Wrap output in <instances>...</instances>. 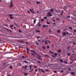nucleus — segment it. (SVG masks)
<instances>
[{
	"label": "nucleus",
	"instance_id": "7",
	"mask_svg": "<svg viewBox=\"0 0 76 76\" xmlns=\"http://www.w3.org/2000/svg\"><path fill=\"white\" fill-rule=\"evenodd\" d=\"M50 10L51 12H54V10H53V9H50Z\"/></svg>",
	"mask_w": 76,
	"mask_h": 76
},
{
	"label": "nucleus",
	"instance_id": "40",
	"mask_svg": "<svg viewBox=\"0 0 76 76\" xmlns=\"http://www.w3.org/2000/svg\"><path fill=\"white\" fill-rule=\"evenodd\" d=\"M22 58H25V56H22Z\"/></svg>",
	"mask_w": 76,
	"mask_h": 76
},
{
	"label": "nucleus",
	"instance_id": "44",
	"mask_svg": "<svg viewBox=\"0 0 76 76\" xmlns=\"http://www.w3.org/2000/svg\"><path fill=\"white\" fill-rule=\"evenodd\" d=\"M69 48H70V46H68V50H69Z\"/></svg>",
	"mask_w": 76,
	"mask_h": 76
},
{
	"label": "nucleus",
	"instance_id": "17",
	"mask_svg": "<svg viewBox=\"0 0 76 76\" xmlns=\"http://www.w3.org/2000/svg\"><path fill=\"white\" fill-rule=\"evenodd\" d=\"M27 68V66H26V65H25V67H23V69L25 68Z\"/></svg>",
	"mask_w": 76,
	"mask_h": 76
},
{
	"label": "nucleus",
	"instance_id": "18",
	"mask_svg": "<svg viewBox=\"0 0 76 76\" xmlns=\"http://www.w3.org/2000/svg\"><path fill=\"white\" fill-rule=\"evenodd\" d=\"M10 18L11 19H14L13 18V17H12V16H10Z\"/></svg>",
	"mask_w": 76,
	"mask_h": 76
},
{
	"label": "nucleus",
	"instance_id": "62",
	"mask_svg": "<svg viewBox=\"0 0 76 76\" xmlns=\"http://www.w3.org/2000/svg\"><path fill=\"white\" fill-rule=\"evenodd\" d=\"M56 72H57V71H54V73H56Z\"/></svg>",
	"mask_w": 76,
	"mask_h": 76
},
{
	"label": "nucleus",
	"instance_id": "4",
	"mask_svg": "<svg viewBox=\"0 0 76 76\" xmlns=\"http://www.w3.org/2000/svg\"><path fill=\"white\" fill-rule=\"evenodd\" d=\"M48 27V25H44L43 26V28H45V27Z\"/></svg>",
	"mask_w": 76,
	"mask_h": 76
},
{
	"label": "nucleus",
	"instance_id": "46",
	"mask_svg": "<svg viewBox=\"0 0 76 76\" xmlns=\"http://www.w3.org/2000/svg\"><path fill=\"white\" fill-rule=\"evenodd\" d=\"M5 26H6L8 27V25H7L5 24Z\"/></svg>",
	"mask_w": 76,
	"mask_h": 76
},
{
	"label": "nucleus",
	"instance_id": "23",
	"mask_svg": "<svg viewBox=\"0 0 76 76\" xmlns=\"http://www.w3.org/2000/svg\"><path fill=\"white\" fill-rule=\"evenodd\" d=\"M30 69H31L32 68V65H30L29 66Z\"/></svg>",
	"mask_w": 76,
	"mask_h": 76
},
{
	"label": "nucleus",
	"instance_id": "11",
	"mask_svg": "<svg viewBox=\"0 0 76 76\" xmlns=\"http://www.w3.org/2000/svg\"><path fill=\"white\" fill-rule=\"evenodd\" d=\"M75 74V73L73 72H72L71 73V75H73Z\"/></svg>",
	"mask_w": 76,
	"mask_h": 76
},
{
	"label": "nucleus",
	"instance_id": "63",
	"mask_svg": "<svg viewBox=\"0 0 76 76\" xmlns=\"http://www.w3.org/2000/svg\"><path fill=\"white\" fill-rule=\"evenodd\" d=\"M12 3H13V1H12L11 2V3H10V4H12Z\"/></svg>",
	"mask_w": 76,
	"mask_h": 76
},
{
	"label": "nucleus",
	"instance_id": "47",
	"mask_svg": "<svg viewBox=\"0 0 76 76\" xmlns=\"http://www.w3.org/2000/svg\"><path fill=\"white\" fill-rule=\"evenodd\" d=\"M35 71H36V72H38V69H36L35 70Z\"/></svg>",
	"mask_w": 76,
	"mask_h": 76
},
{
	"label": "nucleus",
	"instance_id": "34",
	"mask_svg": "<svg viewBox=\"0 0 76 76\" xmlns=\"http://www.w3.org/2000/svg\"><path fill=\"white\" fill-rule=\"evenodd\" d=\"M58 54V53H56L54 54L55 56H57Z\"/></svg>",
	"mask_w": 76,
	"mask_h": 76
},
{
	"label": "nucleus",
	"instance_id": "14",
	"mask_svg": "<svg viewBox=\"0 0 76 76\" xmlns=\"http://www.w3.org/2000/svg\"><path fill=\"white\" fill-rule=\"evenodd\" d=\"M45 44L47 45V44H48V42H47V41L45 40Z\"/></svg>",
	"mask_w": 76,
	"mask_h": 76
},
{
	"label": "nucleus",
	"instance_id": "3",
	"mask_svg": "<svg viewBox=\"0 0 76 76\" xmlns=\"http://www.w3.org/2000/svg\"><path fill=\"white\" fill-rule=\"evenodd\" d=\"M27 51V54H29V49H28V48H26Z\"/></svg>",
	"mask_w": 76,
	"mask_h": 76
},
{
	"label": "nucleus",
	"instance_id": "22",
	"mask_svg": "<svg viewBox=\"0 0 76 76\" xmlns=\"http://www.w3.org/2000/svg\"><path fill=\"white\" fill-rule=\"evenodd\" d=\"M19 32H21V33H22V31H21L20 30V29H19Z\"/></svg>",
	"mask_w": 76,
	"mask_h": 76
},
{
	"label": "nucleus",
	"instance_id": "45",
	"mask_svg": "<svg viewBox=\"0 0 76 76\" xmlns=\"http://www.w3.org/2000/svg\"><path fill=\"white\" fill-rule=\"evenodd\" d=\"M34 67H35V68H37V66H34Z\"/></svg>",
	"mask_w": 76,
	"mask_h": 76
},
{
	"label": "nucleus",
	"instance_id": "1",
	"mask_svg": "<svg viewBox=\"0 0 76 76\" xmlns=\"http://www.w3.org/2000/svg\"><path fill=\"white\" fill-rule=\"evenodd\" d=\"M52 16L53 15H51L50 12H49L47 15V16Z\"/></svg>",
	"mask_w": 76,
	"mask_h": 76
},
{
	"label": "nucleus",
	"instance_id": "39",
	"mask_svg": "<svg viewBox=\"0 0 76 76\" xmlns=\"http://www.w3.org/2000/svg\"><path fill=\"white\" fill-rule=\"evenodd\" d=\"M68 56H70V54L69 53H68Z\"/></svg>",
	"mask_w": 76,
	"mask_h": 76
},
{
	"label": "nucleus",
	"instance_id": "28",
	"mask_svg": "<svg viewBox=\"0 0 76 76\" xmlns=\"http://www.w3.org/2000/svg\"><path fill=\"white\" fill-rule=\"evenodd\" d=\"M58 53H60V52H61V50H58Z\"/></svg>",
	"mask_w": 76,
	"mask_h": 76
},
{
	"label": "nucleus",
	"instance_id": "21",
	"mask_svg": "<svg viewBox=\"0 0 76 76\" xmlns=\"http://www.w3.org/2000/svg\"><path fill=\"white\" fill-rule=\"evenodd\" d=\"M36 32L37 33V32H39H39H40V31L36 30Z\"/></svg>",
	"mask_w": 76,
	"mask_h": 76
},
{
	"label": "nucleus",
	"instance_id": "13",
	"mask_svg": "<svg viewBox=\"0 0 76 76\" xmlns=\"http://www.w3.org/2000/svg\"><path fill=\"white\" fill-rule=\"evenodd\" d=\"M59 61H61V63H63V61L61 59H60L59 60Z\"/></svg>",
	"mask_w": 76,
	"mask_h": 76
},
{
	"label": "nucleus",
	"instance_id": "29",
	"mask_svg": "<svg viewBox=\"0 0 76 76\" xmlns=\"http://www.w3.org/2000/svg\"><path fill=\"white\" fill-rule=\"evenodd\" d=\"M63 10L62 11V12H61V15H62V14H63Z\"/></svg>",
	"mask_w": 76,
	"mask_h": 76
},
{
	"label": "nucleus",
	"instance_id": "38",
	"mask_svg": "<svg viewBox=\"0 0 76 76\" xmlns=\"http://www.w3.org/2000/svg\"><path fill=\"white\" fill-rule=\"evenodd\" d=\"M31 54H32V56H35V55H34V54L33 53H32Z\"/></svg>",
	"mask_w": 76,
	"mask_h": 76
},
{
	"label": "nucleus",
	"instance_id": "41",
	"mask_svg": "<svg viewBox=\"0 0 76 76\" xmlns=\"http://www.w3.org/2000/svg\"><path fill=\"white\" fill-rule=\"evenodd\" d=\"M37 39H39V36L37 37Z\"/></svg>",
	"mask_w": 76,
	"mask_h": 76
},
{
	"label": "nucleus",
	"instance_id": "9",
	"mask_svg": "<svg viewBox=\"0 0 76 76\" xmlns=\"http://www.w3.org/2000/svg\"><path fill=\"white\" fill-rule=\"evenodd\" d=\"M43 56H45V57H49L48 55H47V54H45V55H43Z\"/></svg>",
	"mask_w": 76,
	"mask_h": 76
},
{
	"label": "nucleus",
	"instance_id": "37",
	"mask_svg": "<svg viewBox=\"0 0 76 76\" xmlns=\"http://www.w3.org/2000/svg\"><path fill=\"white\" fill-rule=\"evenodd\" d=\"M30 12H32V13H33V12L32 11V9H30Z\"/></svg>",
	"mask_w": 76,
	"mask_h": 76
},
{
	"label": "nucleus",
	"instance_id": "54",
	"mask_svg": "<svg viewBox=\"0 0 76 76\" xmlns=\"http://www.w3.org/2000/svg\"><path fill=\"white\" fill-rule=\"evenodd\" d=\"M44 41H45V40H43V41H42V42H43Z\"/></svg>",
	"mask_w": 76,
	"mask_h": 76
},
{
	"label": "nucleus",
	"instance_id": "49",
	"mask_svg": "<svg viewBox=\"0 0 76 76\" xmlns=\"http://www.w3.org/2000/svg\"><path fill=\"white\" fill-rule=\"evenodd\" d=\"M52 57H53L54 58H56V57L54 56L53 55H52Z\"/></svg>",
	"mask_w": 76,
	"mask_h": 76
},
{
	"label": "nucleus",
	"instance_id": "55",
	"mask_svg": "<svg viewBox=\"0 0 76 76\" xmlns=\"http://www.w3.org/2000/svg\"><path fill=\"white\" fill-rule=\"evenodd\" d=\"M46 72H48V69H46Z\"/></svg>",
	"mask_w": 76,
	"mask_h": 76
},
{
	"label": "nucleus",
	"instance_id": "24",
	"mask_svg": "<svg viewBox=\"0 0 76 76\" xmlns=\"http://www.w3.org/2000/svg\"><path fill=\"white\" fill-rule=\"evenodd\" d=\"M41 70L42 71V73H44V71H42L43 70L42 69H41Z\"/></svg>",
	"mask_w": 76,
	"mask_h": 76
},
{
	"label": "nucleus",
	"instance_id": "10",
	"mask_svg": "<svg viewBox=\"0 0 76 76\" xmlns=\"http://www.w3.org/2000/svg\"><path fill=\"white\" fill-rule=\"evenodd\" d=\"M55 12H58V13H59V12H60V11L58 10H56Z\"/></svg>",
	"mask_w": 76,
	"mask_h": 76
},
{
	"label": "nucleus",
	"instance_id": "30",
	"mask_svg": "<svg viewBox=\"0 0 76 76\" xmlns=\"http://www.w3.org/2000/svg\"><path fill=\"white\" fill-rule=\"evenodd\" d=\"M47 24H48V25H50V23L48 22H47Z\"/></svg>",
	"mask_w": 76,
	"mask_h": 76
},
{
	"label": "nucleus",
	"instance_id": "48",
	"mask_svg": "<svg viewBox=\"0 0 76 76\" xmlns=\"http://www.w3.org/2000/svg\"><path fill=\"white\" fill-rule=\"evenodd\" d=\"M49 32H51V29H50L49 30Z\"/></svg>",
	"mask_w": 76,
	"mask_h": 76
},
{
	"label": "nucleus",
	"instance_id": "16",
	"mask_svg": "<svg viewBox=\"0 0 76 76\" xmlns=\"http://www.w3.org/2000/svg\"><path fill=\"white\" fill-rule=\"evenodd\" d=\"M36 57H37V58H38V59H42L40 57V56L38 57V56H36Z\"/></svg>",
	"mask_w": 76,
	"mask_h": 76
},
{
	"label": "nucleus",
	"instance_id": "2",
	"mask_svg": "<svg viewBox=\"0 0 76 76\" xmlns=\"http://www.w3.org/2000/svg\"><path fill=\"white\" fill-rule=\"evenodd\" d=\"M31 52H33V53H35V54H36V55H37V54L36 52H35L34 51H33V50H31Z\"/></svg>",
	"mask_w": 76,
	"mask_h": 76
},
{
	"label": "nucleus",
	"instance_id": "43",
	"mask_svg": "<svg viewBox=\"0 0 76 76\" xmlns=\"http://www.w3.org/2000/svg\"><path fill=\"white\" fill-rule=\"evenodd\" d=\"M44 19H42L41 22H42V21H44Z\"/></svg>",
	"mask_w": 76,
	"mask_h": 76
},
{
	"label": "nucleus",
	"instance_id": "64",
	"mask_svg": "<svg viewBox=\"0 0 76 76\" xmlns=\"http://www.w3.org/2000/svg\"><path fill=\"white\" fill-rule=\"evenodd\" d=\"M67 18H70V16H67Z\"/></svg>",
	"mask_w": 76,
	"mask_h": 76
},
{
	"label": "nucleus",
	"instance_id": "15",
	"mask_svg": "<svg viewBox=\"0 0 76 76\" xmlns=\"http://www.w3.org/2000/svg\"><path fill=\"white\" fill-rule=\"evenodd\" d=\"M13 16V14H9V16H10H10Z\"/></svg>",
	"mask_w": 76,
	"mask_h": 76
},
{
	"label": "nucleus",
	"instance_id": "50",
	"mask_svg": "<svg viewBox=\"0 0 76 76\" xmlns=\"http://www.w3.org/2000/svg\"><path fill=\"white\" fill-rule=\"evenodd\" d=\"M74 32H76V30H74Z\"/></svg>",
	"mask_w": 76,
	"mask_h": 76
},
{
	"label": "nucleus",
	"instance_id": "52",
	"mask_svg": "<svg viewBox=\"0 0 76 76\" xmlns=\"http://www.w3.org/2000/svg\"><path fill=\"white\" fill-rule=\"evenodd\" d=\"M38 26H41V25L39 24Z\"/></svg>",
	"mask_w": 76,
	"mask_h": 76
},
{
	"label": "nucleus",
	"instance_id": "58",
	"mask_svg": "<svg viewBox=\"0 0 76 76\" xmlns=\"http://www.w3.org/2000/svg\"><path fill=\"white\" fill-rule=\"evenodd\" d=\"M28 13H30V11H28Z\"/></svg>",
	"mask_w": 76,
	"mask_h": 76
},
{
	"label": "nucleus",
	"instance_id": "53",
	"mask_svg": "<svg viewBox=\"0 0 76 76\" xmlns=\"http://www.w3.org/2000/svg\"><path fill=\"white\" fill-rule=\"evenodd\" d=\"M57 32L58 33H59V32H60V30L58 31Z\"/></svg>",
	"mask_w": 76,
	"mask_h": 76
},
{
	"label": "nucleus",
	"instance_id": "60",
	"mask_svg": "<svg viewBox=\"0 0 76 76\" xmlns=\"http://www.w3.org/2000/svg\"><path fill=\"white\" fill-rule=\"evenodd\" d=\"M37 62L38 63H40V61H38Z\"/></svg>",
	"mask_w": 76,
	"mask_h": 76
},
{
	"label": "nucleus",
	"instance_id": "33",
	"mask_svg": "<svg viewBox=\"0 0 76 76\" xmlns=\"http://www.w3.org/2000/svg\"><path fill=\"white\" fill-rule=\"evenodd\" d=\"M10 7H13V5H12V4H10Z\"/></svg>",
	"mask_w": 76,
	"mask_h": 76
},
{
	"label": "nucleus",
	"instance_id": "32",
	"mask_svg": "<svg viewBox=\"0 0 76 76\" xmlns=\"http://www.w3.org/2000/svg\"><path fill=\"white\" fill-rule=\"evenodd\" d=\"M69 28L71 29V30H72V27H69Z\"/></svg>",
	"mask_w": 76,
	"mask_h": 76
},
{
	"label": "nucleus",
	"instance_id": "35",
	"mask_svg": "<svg viewBox=\"0 0 76 76\" xmlns=\"http://www.w3.org/2000/svg\"><path fill=\"white\" fill-rule=\"evenodd\" d=\"M35 22H36V20H34V23H35Z\"/></svg>",
	"mask_w": 76,
	"mask_h": 76
},
{
	"label": "nucleus",
	"instance_id": "26",
	"mask_svg": "<svg viewBox=\"0 0 76 76\" xmlns=\"http://www.w3.org/2000/svg\"><path fill=\"white\" fill-rule=\"evenodd\" d=\"M7 30L9 31V32H12V31L10 30Z\"/></svg>",
	"mask_w": 76,
	"mask_h": 76
},
{
	"label": "nucleus",
	"instance_id": "27",
	"mask_svg": "<svg viewBox=\"0 0 76 76\" xmlns=\"http://www.w3.org/2000/svg\"><path fill=\"white\" fill-rule=\"evenodd\" d=\"M44 19H47V17H45L44 18Z\"/></svg>",
	"mask_w": 76,
	"mask_h": 76
},
{
	"label": "nucleus",
	"instance_id": "57",
	"mask_svg": "<svg viewBox=\"0 0 76 76\" xmlns=\"http://www.w3.org/2000/svg\"><path fill=\"white\" fill-rule=\"evenodd\" d=\"M68 70H71V69L70 68H69L68 69Z\"/></svg>",
	"mask_w": 76,
	"mask_h": 76
},
{
	"label": "nucleus",
	"instance_id": "31",
	"mask_svg": "<svg viewBox=\"0 0 76 76\" xmlns=\"http://www.w3.org/2000/svg\"><path fill=\"white\" fill-rule=\"evenodd\" d=\"M24 42L23 41H20V42H21V43H22Z\"/></svg>",
	"mask_w": 76,
	"mask_h": 76
},
{
	"label": "nucleus",
	"instance_id": "19",
	"mask_svg": "<svg viewBox=\"0 0 76 76\" xmlns=\"http://www.w3.org/2000/svg\"><path fill=\"white\" fill-rule=\"evenodd\" d=\"M24 75L25 76H27L28 75V74L26 73H25Z\"/></svg>",
	"mask_w": 76,
	"mask_h": 76
},
{
	"label": "nucleus",
	"instance_id": "42",
	"mask_svg": "<svg viewBox=\"0 0 76 76\" xmlns=\"http://www.w3.org/2000/svg\"><path fill=\"white\" fill-rule=\"evenodd\" d=\"M10 69H12V66H10Z\"/></svg>",
	"mask_w": 76,
	"mask_h": 76
},
{
	"label": "nucleus",
	"instance_id": "36",
	"mask_svg": "<svg viewBox=\"0 0 76 76\" xmlns=\"http://www.w3.org/2000/svg\"><path fill=\"white\" fill-rule=\"evenodd\" d=\"M42 48H43V49H45V47H42Z\"/></svg>",
	"mask_w": 76,
	"mask_h": 76
},
{
	"label": "nucleus",
	"instance_id": "6",
	"mask_svg": "<svg viewBox=\"0 0 76 76\" xmlns=\"http://www.w3.org/2000/svg\"><path fill=\"white\" fill-rule=\"evenodd\" d=\"M13 26H14V25H10V28H11V29H13L12 28H13Z\"/></svg>",
	"mask_w": 76,
	"mask_h": 76
},
{
	"label": "nucleus",
	"instance_id": "8",
	"mask_svg": "<svg viewBox=\"0 0 76 76\" xmlns=\"http://www.w3.org/2000/svg\"><path fill=\"white\" fill-rule=\"evenodd\" d=\"M14 24H15V25H16V26L17 27H18V28H19V26H18V25L16 23L14 22Z\"/></svg>",
	"mask_w": 76,
	"mask_h": 76
},
{
	"label": "nucleus",
	"instance_id": "56",
	"mask_svg": "<svg viewBox=\"0 0 76 76\" xmlns=\"http://www.w3.org/2000/svg\"><path fill=\"white\" fill-rule=\"evenodd\" d=\"M36 44H37V45H39V44L37 42H36Z\"/></svg>",
	"mask_w": 76,
	"mask_h": 76
},
{
	"label": "nucleus",
	"instance_id": "25",
	"mask_svg": "<svg viewBox=\"0 0 76 76\" xmlns=\"http://www.w3.org/2000/svg\"><path fill=\"white\" fill-rule=\"evenodd\" d=\"M37 4H40V2L38 1H37Z\"/></svg>",
	"mask_w": 76,
	"mask_h": 76
},
{
	"label": "nucleus",
	"instance_id": "51",
	"mask_svg": "<svg viewBox=\"0 0 76 76\" xmlns=\"http://www.w3.org/2000/svg\"><path fill=\"white\" fill-rule=\"evenodd\" d=\"M47 48H50V47L49 46H48Z\"/></svg>",
	"mask_w": 76,
	"mask_h": 76
},
{
	"label": "nucleus",
	"instance_id": "5",
	"mask_svg": "<svg viewBox=\"0 0 76 76\" xmlns=\"http://www.w3.org/2000/svg\"><path fill=\"white\" fill-rule=\"evenodd\" d=\"M62 35L63 36H64V35H65V36H66V33H65V32H63Z\"/></svg>",
	"mask_w": 76,
	"mask_h": 76
},
{
	"label": "nucleus",
	"instance_id": "59",
	"mask_svg": "<svg viewBox=\"0 0 76 76\" xmlns=\"http://www.w3.org/2000/svg\"><path fill=\"white\" fill-rule=\"evenodd\" d=\"M64 62L66 64H67V62H66V61H65Z\"/></svg>",
	"mask_w": 76,
	"mask_h": 76
},
{
	"label": "nucleus",
	"instance_id": "61",
	"mask_svg": "<svg viewBox=\"0 0 76 76\" xmlns=\"http://www.w3.org/2000/svg\"><path fill=\"white\" fill-rule=\"evenodd\" d=\"M73 44H74V45H75V42H73Z\"/></svg>",
	"mask_w": 76,
	"mask_h": 76
},
{
	"label": "nucleus",
	"instance_id": "20",
	"mask_svg": "<svg viewBox=\"0 0 76 76\" xmlns=\"http://www.w3.org/2000/svg\"><path fill=\"white\" fill-rule=\"evenodd\" d=\"M66 7V6H64V10H65L66 11V9L65 8V7Z\"/></svg>",
	"mask_w": 76,
	"mask_h": 76
},
{
	"label": "nucleus",
	"instance_id": "12",
	"mask_svg": "<svg viewBox=\"0 0 76 76\" xmlns=\"http://www.w3.org/2000/svg\"><path fill=\"white\" fill-rule=\"evenodd\" d=\"M23 63H28V62H27L26 61H23Z\"/></svg>",
	"mask_w": 76,
	"mask_h": 76
}]
</instances>
